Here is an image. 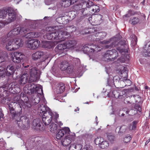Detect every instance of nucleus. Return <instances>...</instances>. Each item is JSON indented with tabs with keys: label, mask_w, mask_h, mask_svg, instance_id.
I'll return each instance as SVG.
<instances>
[{
	"label": "nucleus",
	"mask_w": 150,
	"mask_h": 150,
	"mask_svg": "<svg viewBox=\"0 0 150 150\" xmlns=\"http://www.w3.org/2000/svg\"><path fill=\"white\" fill-rule=\"evenodd\" d=\"M33 125L35 127L34 129L37 130H43L42 126H43L42 123L39 119L36 118L34 120L33 122Z\"/></svg>",
	"instance_id": "nucleus-18"
},
{
	"label": "nucleus",
	"mask_w": 150,
	"mask_h": 150,
	"mask_svg": "<svg viewBox=\"0 0 150 150\" xmlns=\"http://www.w3.org/2000/svg\"><path fill=\"white\" fill-rule=\"evenodd\" d=\"M11 84H13L14 85V86H12L13 89L12 91L13 92H11V93L14 94L15 93H18L20 91V88L19 87H18L17 85H15V83H11Z\"/></svg>",
	"instance_id": "nucleus-39"
},
{
	"label": "nucleus",
	"mask_w": 150,
	"mask_h": 150,
	"mask_svg": "<svg viewBox=\"0 0 150 150\" xmlns=\"http://www.w3.org/2000/svg\"><path fill=\"white\" fill-rule=\"evenodd\" d=\"M34 89L35 90L34 93H38L41 95H42L43 94L42 87L41 85H36Z\"/></svg>",
	"instance_id": "nucleus-32"
},
{
	"label": "nucleus",
	"mask_w": 150,
	"mask_h": 150,
	"mask_svg": "<svg viewBox=\"0 0 150 150\" xmlns=\"http://www.w3.org/2000/svg\"><path fill=\"white\" fill-rule=\"evenodd\" d=\"M36 85L33 83H30L28 84L25 86V89L27 88L28 90V92H29L30 91V92L31 93H34V91L35 90V87Z\"/></svg>",
	"instance_id": "nucleus-25"
},
{
	"label": "nucleus",
	"mask_w": 150,
	"mask_h": 150,
	"mask_svg": "<svg viewBox=\"0 0 150 150\" xmlns=\"http://www.w3.org/2000/svg\"><path fill=\"white\" fill-rule=\"evenodd\" d=\"M92 10L94 12L93 13H98L100 11L99 7L98 6L94 5L92 6Z\"/></svg>",
	"instance_id": "nucleus-51"
},
{
	"label": "nucleus",
	"mask_w": 150,
	"mask_h": 150,
	"mask_svg": "<svg viewBox=\"0 0 150 150\" xmlns=\"http://www.w3.org/2000/svg\"><path fill=\"white\" fill-rule=\"evenodd\" d=\"M12 59L14 62L17 63L20 62L22 60L20 59V58L14 56V57H12Z\"/></svg>",
	"instance_id": "nucleus-50"
},
{
	"label": "nucleus",
	"mask_w": 150,
	"mask_h": 150,
	"mask_svg": "<svg viewBox=\"0 0 150 150\" xmlns=\"http://www.w3.org/2000/svg\"><path fill=\"white\" fill-rule=\"evenodd\" d=\"M8 24L6 23V22L5 21L1 20L0 21V29L3 27H4L5 25Z\"/></svg>",
	"instance_id": "nucleus-62"
},
{
	"label": "nucleus",
	"mask_w": 150,
	"mask_h": 150,
	"mask_svg": "<svg viewBox=\"0 0 150 150\" xmlns=\"http://www.w3.org/2000/svg\"><path fill=\"white\" fill-rule=\"evenodd\" d=\"M97 34L99 35V37L96 38V39L99 40H102L106 35V33L104 32H98Z\"/></svg>",
	"instance_id": "nucleus-46"
},
{
	"label": "nucleus",
	"mask_w": 150,
	"mask_h": 150,
	"mask_svg": "<svg viewBox=\"0 0 150 150\" xmlns=\"http://www.w3.org/2000/svg\"><path fill=\"white\" fill-rule=\"evenodd\" d=\"M21 105L19 104L18 103H16V102H11L8 105L9 109L10 111L11 110L15 109L16 108L21 107V106L20 105Z\"/></svg>",
	"instance_id": "nucleus-28"
},
{
	"label": "nucleus",
	"mask_w": 150,
	"mask_h": 150,
	"mask_svg": "<svg viewBox=\"0 0 150 150\" xmlns=\"http://www.w3.org/2000/svg\"><path fill=\"white\" fill-rule=\"evenodd\" d=\"M82 138L79 137L78 139L74 143L71 144L69 148V150H81L82 147Z\"/></svg>",
	"instance_id": "nucleus-12"
},
{
	"label": "nucleus",
	"mask_w": 150,
	"mask_h": 150,
	"mask_svg": "<svg viewBox=\"0 0 150 150\" xmlns=\"http://www.w3.org/2000/svg\"><path fill=\"white\" fill-rule=\"evenodd\" d=\"M107 139L111 143H113L115 140V137L112 134L110 133L107 134Z\"/></svg>",
	"instance_id": "nucleus-42"
},
{
	"label": "nucleus",
	"mask_w": 150,
	"mask_h": 150,
	"mask_svg": "<svg viewBox=\"0 0 150 150\" xmlns=\"http://www.w3.org/2000/svg\"><path fill=\"white\" fill-rule=\"evenodd\" d=\"M24 97L25 98L26 97L23 93H21L20 94H17L14 96L13 100L16 102V103H18L19 104L21 105H20L21 106L23 104V100L22 99Z\"/></svg>",
	"instance_id": "nucleus-17"
},
{
	"label": "nucleus",
	"mask_w": 150,
	"mask_h": 150,
	"mask_svg": "<svg viewBox=\"0 0 150 150\" xmlns=\"http://www.w3.org/2000/svg\"><path fill=\"white\" fill-rule=\"evenodd\" d=\"M143 52L150 54V41L145 45Z\"/></svg>",
	"instance_id": "nucleus-40"
},
{
	"label": "nucleus",
	"mask_w": 150,
	"mask_h": 150,
	"mask_svg": "<svg viewBox=\"0 0 150 150\" xmlns=\"http://www.w3.org/2000/svg\"><path fill=\"white\" fill-rule=\"evenodd\" d=\"M38 69L35 67H30L29 69L30 77L29 78V82L36 81L39 77V74L38 73Z\"/></svg>",
	"instance_id": "nucleus-9"
},
{
	"label": "nucleus",
	"mask_w": 150,
	"mask_h": 150,
	"mask_svg": "<svg viewBox=\"0 0 150 150\" xmlns=\"http://www.w3.org/2000/svg\"><path fill=\"white\" fill-rule=\"evenodd\" d=\"M103 140H104V139L100 137H97L95 139L94 143L96 145L99 146Z\"/></svg>",
	"instance_id": "nucleus-48"
},
{
	"label": "nucleus",
	"mask_w": 150,
	"mask_h": 150,
	"mask_svg": "<svg viewBox=\"0 0 150 150\" xmlns=\"http://www.w3.org/2000/svg\"><path fill=\"white\" fill-rule=\"evenodd\" d=\"M75 138V134L69 135L66 137L62 141V144L64 146H67L74 142Z\"/></svg>",
	"instance_id": "nucleus-15"
},
{
	"label": "nucleus",
	"mask_w": 150,
	"mask_h": 150,
	"mask_svg": "<svg viewBox=\"0 0 150 150\" xmlns=\"http://www.w3.org/2000/svg\"><path fill=\"white\" fill-rule=\"evenodd\" d=\"M23 41L20 38H16L15 41L14 40V43L16 50L20 47L22 46L23 44Z\"/></svg>",
	"instance_id": "nucleus-26"
},
{
	"label": "nucleus",
	"mask_w": 150,
	"mask_h": 150,
	"mask_svg": "<svg viewBox=\"0 0 150 150\" xmlns=\"http://www.w3.org/2000/svg\"><path fill=\"white\" fill-rule=\"evenodd\" d=\"M80 11L84 17L91 16L90 13H89V10H87L86 8H83Z\"/></svg>",
	"instance_id": "nucleus-41"
},
{
	"label": "nucleus",
	"mask_w": 150,
	"mask_h": 150,
	"mask_svg": "<svg viewBox=\"0 0 150 150\" xmlns=\"http://www.w3.org/2000/svg\"><path fill=\"white\" fill-rule=\"evenodd\" d=\"M48 110V108L46 107L45 105H44L42 104L40 105V106L38 107V110L40 112V113H44L46 111H50Z\"/></svg>",
	"instance_id": "nucleus-34"
},
{
	"label": "nucleus",
	"mask_w": 150,
	"mask_h": 150,
	"mask_svg": "<svg viewBox=\"0 0 150 150\" xmlns=\"http://www.w3.org/2000/svg\"><path fill=\"white\" fill-rule=\"evenodd\" d=\"M108 52L111 56V61H114L115 59L118 57V54L117 51L115 49L108 50Z\"/></svg>",
	"instance_id": "nucleus-23"
},
{
	"label": "nucleus",
	"mask_w": 150,
	"mask_h": 150,
	"mask_svg": "<svg viewBox=\"0 0 150 150\" xmlns=\"http://www.w3.org/2000/svg\"><path fill=\"white\" fill-rule=\"evenodd\" d=\"M40 43L39 40L37 39H32L28 42L26 46L31 49L35 50L38 47Z\"/></svg>",
	"instance_id": "nucleus-14"
},
{
	"label": "nucleus",
	"mask_w": 150,
	"mask_h": 150,
	"mask_svg": "<svg viewBox=\"0 0 150 150\" xmlns=\"http://www.w3.org/2000/svg\"><path fill=\"white\" fill-rule=\"evenodd\" d=\"M53 113L51 111H46L43 114L42 120L45 126L49 125L52 120Z\"/></svg>",
	"instance_id": "nucleus-8"
},
{
	"label": "nucleus",
	"mask_w": 150,
	"mask_h": 150,
	"mask_svg": "<svg viewBox=\"0 0 150 150\" xmlns=\"http://www.w3.org/2000/svg\"><path fill=\"white\" fill-rule=\"evenodd\" d=\"M111 44L110 45H106L105 46L106 48H110L113 46H116V45H117L118 46L121 45V46H124V45L127 46V42L125 40H121L119 42H117V41H115L113 42H112Z\"/></svg>",
	"instance_id": "nucleus-19"
},
{
	"label": "nucleus",
	"mask_w": 150,
	"mask_h": 150,
	"mask_svg": "<svg viewBox=\"0 0 150 150\" xmlns=\"http://www.w3.org/2000/svg\"><path fill=\"white\" fill-rule=\"evenodd\" d=\"M69 64L68 62L66 61H64L62 62L60 66V69L62 71H64L67 69L68 66H69Z\"/></svg>",
	"instance_id": "nucleus-36"
},
{
	"label": "nucleus",
	"mask_w": 150,
	"mask_h": 150,
	"mask_svg": "<svg viewBox=\"0 0 150 150\" xmlns=\"http://www.w3.org/2000/svg\"><path fill=\"white\" fill-rule=\"evenodd\" d=\"M109 53L108 52V50L106 51L103 55L104 58H106L108 60L111 61V56L110 54H108Z\"/></svg>",
	"instance_id": "nucleus-52"
},
{
	"label": "nucleus",
	"mask_w": 150,
	"mask_h": 150,
	"mask_svg": "<svg viewBox=\"0 0 150 150\" xmlns=\"http://www.w3.org/2000/svg\"><path fill=\"white\" fill-rule=\"evenodd\" d=\"M39 34L38 32H31L27 33L25 35L26 38H36L39 36Z\"/></svg>",
	"instance_id": "nucleus-29"
},
{
	"label": "nucleus",
	"mask_w": 150,
	"mask_h": 150,
	"mask_svg": "<svg viewBox=\"0 0 150 150\" xmlns=\"http://www.w3.org/2000/svg\"><path fill=\"white\" fill-rule=\"evenodd\" d=\"M109 143L107 141L103 140L99 146L102 149H105L109 146Z\"/></svg>",
	"instance_id": "nucleus-43"
},
{
	"label": "nucleus",
	"mask_w": 150,
	"mask_h": 150,
	"mask_svg": "<svg viewBox=\"0 0 150 150\" xmlns=\"http://www.w3.org/2000/svg\"><path fill=\"white\" fill-rule=\"evenodd\" d=\"M112 97L120 99H123L127 96L126 90H114L112 92Z\"/></svg>",
	"instance_id": "nucleus-11"
},
{
	"label": "nucleus",
	"mask_w": 150,
	"mask_h": 150,
	"mask_svg": "<svg viewBox=\"0 0 150 150\" xmlns=\"http://www.w3.org/2000/svg\"><path fill=\"white\" fill-rule=\"evenodd\" d=\"M14 56H17L18 57L20 58V59L22 60L25 57V55L23 53L19 52H15L14 53Z\"/></svg>",
	"instance_id": "nucleus-44"
},
{
	"label": "nucleus",
	"mask_w": 150,
	"mask_h": 150,
	"mask_svg": "<svg viewBox=\"0 0 150 150\" xmlns=\"http://www.w3.org/2000/svg\"><path fill=\"white\" fill-rule=\"evenodd\" d=\"M136 96H134L133 97L131 96V97H125V98H124L123 100H124V102L125 104H134V102H136L137 101H136L135 100V98ZM121 100H123V99H121Z\"/></svg>",
	"instance_id": "nucleus-22"
},
{
	"label": "nucleus",
	"mask_w": 150,
	"mask_h": 150,
	"mask_svg": "<svg viewBox=\"0 0 150 150\" xmlns=\"http://www.w3.org/2000/svg\"><path fill=\"white\" fill-rule=\"evenodd\" d=\"M138 123L137 121H134L132 124V127H131V130H134L135 129L136 127L137 124Z\"/></svg>",
	"instance_id": "nucleus-60"
},
{
	"label": "nucleus",
	"mask_w": 150,
	"mask_h": 150,
	"mask_svg": "<svg viewBox=\"0 0 150 150\" xmlns=\"http://www.w3.org/2000/svg\"><path fill=\"white\" fill-rule=\"evenodd\" d=\"M18 119H19V120H18V119L16 120V122L17 123L19 127L20 128H22L23 125L22 121H21V120L20 117L19 118H18Z\"/></svg>",
	"instance_id": "nucleus-54"
},
{
	"label": "nucleus",
	"mask_w": 150,
	"mask_h": 150,
	"mask_svg": "<svg viewBox=\"0 0 150 150\" xmlns=\"http://www.w3.org/2000/svg\"><path fill=\"white\" fill-rule=\"evenodd\" d=\"M31 57L34 61L41 59L42 62L44 61L47 58L46 54L42 51H37L33 53Z\"/></svg>",
	"instance_id": "nucleus-10"
},
{
	"label": "nucleus",
	"mask_w": 150,
	"mask_h": 150,
	"mask_svg": "<svg viewBox=\"0 0 150 150\" xmlns=\"http://www.w3.org/2000/svg\"><path fill=\"white\" fill-rule=\"evenodd\" d=\"M57 49V51L58 52H62L63 51L67 49L65 43L61 44H59L56 47L55 49Z\"/></svg>",
	"instance_id": "nucleus-33"
},
{
	"label": "nucleus",
	"mask_w": 150,
	"mask_h": 150,
	"mask_svg": "<svg viewBox=\"0 0 150 150\" xmlns=\"http://www.w3.org/2000/svg\"><path fill=\"white\" fill-rule=\"evenodd\" d=\"M16 110H11L10 111V115L13 119H18L19 118L20 115H21L22 112V107L16 108Z\"/></svg>",
	"instance_id": "nucleus-13"
},
{
	"label": "nucleus",
	"mask_w": 150,
	"mask_h": 150,
	"mask_svg": "<svg viewBox=\"0 0 150 150\" xmlns=\"http://www.w3.org/2000/svg\"><path fill=\"white\" fill-rule=\"evenodd\" d=\"M46 30L50 33H47L45 35V38H47L48 40H52L54 44H57L61 42L60 38L57 39L54 38L58 36L57 35L59 33V31H61V29H59L58 26L48 27L46 28Z\"/></svg>",
	"instance_id": "nucleus-1"
},
{
	"label": "nucleus",
	"mask_w": 150,
	"mask_h": 150,
	"mask_svg": "<svg viewBox=\"0 0 150 150\" xmlns=\"http://www.w3.org/2000/svg\"><path fill=\"white\" fill-rule=\"evenodd\" d=\"M139 18L137 17H133V18L131 19L130 21L131 23L133 25L137 24L139 21Z\"/></svg>",
	"instance_id": "nucleus-49"
},
{
	"label": "nucleus",
	"mask_w": 150,
	"mask_h": 150,
	"mask_svg": "<svg viewBox=\"0 0 150 150\" xmlns=\"http://www.w3.org/2000/svg\"><path fill=\"white\" fill-rule=\"evenodd\" d=\"M3 40V42L4 43H6V48L8 50L12 51L16 50L15 46L14 43V39L11 38H8L6 36L5 38H4Z\"/></svg>",
	"instance_id": "nucleus-6"
},
{
	"label": "nucleus",
	"mask_w": 150,
	"mask_h": 150,
	"mask_svg": "<svg viewBox=\"0 0 150 150\" xmlns=\"http://www.w3.org/2000/svg\"><path fill=\"white\" fill-rule=\"evenodd\" d=\"M102 49V47L99 46L98 45H96L93 44H86L82 48L84 53L90 55L96 54L100 51Z\"/></svg>",
	"instance_id": "nucleus-3"
},
{
	"label": "nucleus",
	"mask_w": 150,
	"mask_h": 150,
	"mask_svg": "<svg viewBox=\"0 0 150 150\" xmlns=\"http://www.w3.org/2000/svg\"><path fill=\"white\" fill-rule=\"evenodd\" d=\"M71 61L73 64L75 66L79 65L81 64L80 60L79 58H74Z\"/></svg>",
	"instance_id": "nucleus-45"
},
{
	"label": "nucleus",
	"mask_w": 150,
	"mask_h": 150,
	"mask_svg": "<svg viewBox=\"0 0 150 150\" xmlns=\"http://www.w3.org/2000/svg\"><path fill=\"white\" fill-rule=\"evenodd\" d=\"M70 131L69 129L67 127H64L59 130L56 135V138L58 139H60L64 135L68 134Z\"/></svg>",
	"instance_id": "nucleus-16"
},
{
	"label": "nucleus",
	"mask_w": 150,
	"mask_h": 150,
	"mask_svg": "<svg viewBox=\"0 0 150 150\" xmlns=\"http://www.w3.org/2000/svg\"><path fill=\"white\" fill-rule=\"evenodd\" d=\"M127 127L126 125H122L121 126L120 128L119 133H122L125 132L127 129Z\"/></svg>",
	"instance_id": "nucleus-53"
},
{
	"label": "nucleus",
	"mask_w": 150,
	"mask_h": 150,
	"mask_svg": "<svg viewBox=\"0 0 150 150\" xmlns=\"http://www.w3.org/2000/svg\"><path fill=\"white\" fill-rule=\"evenodd\" d=\"M22 106L23 107L25 108H30L31 107V105L30 103H29L28 102H26L25 103H24L23 101V104H22Z\"/></svg>",
	"instance_id": "nucleus-58"
},
{
	"label": "nucleus",
	"mask_w": 150,
	"mask_h": 150,
	"mask_svg": "<svg viewBox=\"0 0 150 150\" xmlns=\"http://www.w3.org/2000/svg\"><path fill=\"white\" fill-rule=\"evenodd\" d=\"M117 77L116 76H115L113 77V82H114V85L115 86V87H116L117 88H119V87L121 88V87H122L121 86H118V87H117V86H116V85H115V84H117L119 83V80L118 81L117 79L116 78Z\"/></svg>",
	"instance_id": "nucleus-59"
},
{
	"label": "nucleus",
	"mask_w": 150,
	"mask_h": 150,
	"mask_svg": "<svg viewBox=\"0 0 150 150\" xmlns=\"http://www.w3.org/2000/svg\"><path fill=\"white\" fill-rule=\"evenodd\" d=\"M118 69L119 70H118V74L120 75L121 77L127 78L128 76V74L126 68L123 66H120Z\"/></svg>",
	"instance_id": "nucleus-21"
},
{
	"label": "nucleus",
	"mask_w": 150,
	"mask_h": 150,
	"mask_svg": "<svg viewBox=\"0 0 150 150\" xmlns=\"http://www.w3.org/2000/svg\"><path fill=\"white\" fill-rule=\"evenodd\" d=\"M7 13H8V18H6V20L5 21L6 22V23L8 24L16 19V13L13 9L11 7H8L7 8Z\"/></svg>",
	"instance_id": "nucleus-7"
},
{
	"label": "nucleus",
	"mask_w": 150,
	"mask_h": 150,
	"mask_svg": "<svg viewBox=\"0 0 150 150\" xmlns=\"http://www.w3.org/2000/svg\"><path fill=\"white\" fill-rule=\"evenodd\" d=\"M59 115L55 112L53 113L52 119L55 120L54 121L56 122V120L59 117Z\"/></svg>",
	"instance_id": "nucleus-63"
},
{
	"label": "nucleus",
	"mask_w": 150,
	"mask_h": 150,
	"mask_svg": "<svg viewBox=\"0 0 150 150\" xmlns=\"http://www.w3.org/2000/svg\"><path fill=\"white\" fill-rule=\"evenodd\" d=\"M62 5L64 7H67L74 4V3L71 0H62Z\"/></svg>",
	"instance_id": "nucleus-35"
},
{
	"label": "nucleus",
	"mask_w": 150,
	"mask_h": 150,
	"mask_svg": "<svg viewBox=\"0 0 150 150\" xmlns=\"http://www.w3.org/2000/svg\"><path fill=\"white\" fill-rule=\"evenodd\" d=\"M65 87L64 84L63 83H60L57 88V92L58 93H62L65 90Z\"/></svg>",
	"instance_id": "nucleus-30"
},
{
	"label": "nucleus",
	"mask_w": 150,
	"mask_h": 150,
	"mask_svg": "<svg viewBox=\"0 0 150 150\" xmlns=\"http://www.w3.org/2000/svg\"><path fill=\"white\" fill-rule=\"evenodd\" d=\"M134 108L137 110L139 111V112H141V108L140 106L138 104H136L134 105Z\"/></svg>",
	"instance_id": "nucleus-64"
},
{
	"label": "nucleus",
	"mask_w": 150,
	"mask_h": 150,
	"mask_svg": "<svg viewBox=\"0 0 150 150\" xmlns=\"http://www.w3.org/2000/svg\"><path fill=\"white\" fill-rule=\"evenodd\" d=\"M102 16L100 14H95L93 16V21L94 22L93 25H98L100 24L102 22Z\"/></svg>",
	"instance_id": "nucleus-20"
},
{
	"label": "nucleus",
	"mask_w": 150,
	"mask_h": 150,
	"mask_svg": "<svg viewBox=\"0 0 150 150\" xmlns=\"http://www.w3.org/2000/svg\"><path fill=\"white\" fill-rule=\"evenodd\" d=\"M117 49L120 53H122L123 52L126 53L128 51L127 48L126 49H124L122 48V47H118L117 48Z\"/></svg>",
	"instance_id": "nucleus-55"
},
{
	"label": "nucleus",
	"mask_w": 150,
	"mask_h": 150,
	"mask_svg": "<svg viewBox=\"0 0 150 150\" xmlns=\"http://www.w3.org/2000/svg\"><path fill=\"white\" fill-rule=\"evenodd\" d=\"M66 70L68 73H71L73 71V68L72 67L71 65H69Z\"/></svg>",
	"instance_id": "nucleus-57"
},
{
	"label": "nucleus",
	"mask_w": 150,
	"mask_h": 150,
	"mask_svg": "<svg viewBox=\"0 0 150 150\" xmlns=\"http://www.w3.org/2000/svg\"><path fill=\"white\" fill-rule=\"evenodd\" d=\"M28 81V78L26 74H23L20 78L19 83L21 86L23 85Z\"/></svg>",
	"instance_id": "nucleus-27"
},
{
	"label": "nucleus",
	"mask_w": 150,
	"mask_h": 150,
	"mask_svg": "<svg viewBox=\"0 0 150 150\" xmlns=\"http://www.w3.org/2000/svg\"><path fill=\"white\" fill-rule=\"evenodd\" d=\"M65 43L67 48L69 49L73 47L76 45L77 42L75 40H70L67 41Z\"/></svg>",
	"instance_id": "nucleus-24"
},
{
	"label": "nucleus",
	"mask_w": 150,
	"mask_h": 150,
	"mask_svg": "<svg viewBox=\"0 0 150 150\" xmlns=\"http://www.w3.org/2000/svg\"><path fill=\"white\" fill-rule=\"evenodd\" d=\"M131 139V138L130 136H128L125 137L124 139V142L125 143H127L130 142Z\"/></svg>",
	"instance_id": "nucleus-61"
},
{
	"label": "nucleus",
	"mask_w": 150,
	"mask_h": 150,
	"mask_svg": "<svg viewBox=\"0 0 150 150\" xmlns=\"http://www.w3.org/2000/svg\"><path fill=\"white\" fill-rule=\"evenodd\" d=\"M29 31L30 29H29L18 27L11 30L8 33L6 36L8 38H11L14 39L16 35L19 34L22 35Z\"/></svg>",
	"instance_id": "nucleus-5"
},
{
	"label": "nucleus",
	"mask_w": 150,
	"mask_h": 150,
	"mask_svg": "<svg viewBox=\"0 0 150 150\" xmlns=\"http://www.w3.org/2000/svg\"><path fill=\"white\" fill-rule=\"evenodd\" d=\"M57 125L54 123H52L51 125L48 127V129L51 132H54L57 129Z\"/></svg>",
	"instance_id": "nucleus-38"
},
{
	"label": "nucleus",
	"mask_w": 150,
	"mask_h": 150,
	"mask_svg": "<svg viewBox=\"0 0 150 150\" xmlns=\"http://www.w3.org/2000/svg\"><path fill=\"white\" fill-rule=\"evenodd\" d=\"M13 84H6L0 87V98L9 100V97L10 92H13Z\"/></svg>",
	"instance_id": "nucleus-4"
},
{
	"label": "nucleus",
	"mask_w": 150,
	"mask_h": 150,
	"mask_svg": "<svg viewBox=\"0 0 150 150\" xmlns=\"http://www.w3.org/2000/svg\"><path fill=\"white\" fill-rule=\"evenodd\" d=\"M137 14V13L136 12H134V11H132V10H129L128 11V13L127 14L125 15L124 16V18L125 17H129L135 15Z\"/></svg>",
	"instance_id": "nucleus-47"
},
{
	"label": "nucleus",
	"mask_w": 150,
	"mask_h": 150,
	"mask_svg": "<svg viewBox=\"0 0 150 150\" xmlns=\"http://www.w3.org/2000/svg\"><path fill=\"white\" fill-rule=\"evenodd\" d=\"M40 97L37 96L33 100L32 102L34 104L36 105L40 102Z\"/></svg>",
	"instance_id": "nucleus-56"
},
{
	"label": "nucleus",
	"mask_w": 150,
	"mask_h": 150,
	"mask_svg": "<svg viewBox=\"0 0 150 150\" xmlns=\"http://www.w3.org/2000/svg\"><path fill=\"white\" fill-rule=\"evenodd\" d=\"M65 30L66 31H64L63 29H61V31L57 35L58 36L55 38H60L61 42L65 40L67 38V36L70 35V33L76 31V28L73 25L68 26L66 28Z\"/></svg>",
	"instance_id": "nucleus-2"
},
{
	"label": "nucleus",
	"mask_w": 150,
	"mask_h": 150,
	"mask_svg": "<svg viewBox=\"0 0 150 150\" xmlns=\"http://www.w3.org/2000/svg\"><path fill=\"white\" fill-rule=\"evenodd\" d=\"M54 46L52 44V42L49 41L45 42L43 44V47L47 49H50L53 47Z\"/></svg>",
	"instance_id": "nucleus-31"
},
{
	"label": "nucleus",
	"mask_w": 150,
	"mask_h": 150,
	"mask_svg": "<svg viewBox=\"0 0 150 150\" xmlns=\"http://www.w3.org/2000/svg\"><path fill=\"white\" fill-rule=\"evenodd\" d=\"M7 11V8L6 9H0V18L4 19L6 18Z\"/></svg>",
	"instance_id": "nucleus-37"
}]
</instances>
